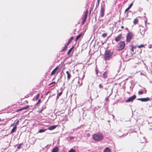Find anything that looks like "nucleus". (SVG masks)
I'll list each match as a JSON object with an SVG mask.
<instances>
[{"label":"nucleus","instance_id":"cd10ccee","mask_svg":"<svg viewBox=\"0 0 152 152\" xmlns=\"http://www.w3.org/2000/svg\"><path fill=\"white\" fill-rule=\"evenodd\" d=\"M28 107V106H27L26 107H23L22 109H19V111H20L23 110H24V109H27Z\"/></svg>","mask_w":152,"mask_h":152},{"label":"nucleus","instance_id":"4468645a","mask_svg":"<svg viewBox=\"0 0 152 152\" xmlns=\"http://www.w3.org/2000/svg\"><path fill=\"white\" fill-rule=\"evenodd\" d=\"M17 129L16 125L14 127V128L12 129L10 133V134H12L14 133L16 129Z\"/></svg>","mask_w":152,"mask_h":152},{"label":"nucleus","instance_id":"bb28decb","mask_svg":"<svg viewBox=\"0 0 152 152\" xmlns=\"http://www.w3.org/2000/svg\"><path fill=\"white\" fill-rule=\"evenodd\" d=\"M145 46V45H144L141 44L139 45L137 47L139 48H141L144 47Z\"/></svg>","mask_w":152,"mask_h":152},{"label":"nucleus","instance_id":"6e6552de","mask_svg":"<svg viewBox=\"0 0 152 152\" xmlns=\"http://www.w3.org/2000/svg\"><path fill=\"white\" fill-rule=\"evenodd\" d=\"M122 36L121 34H119L118 36L115 37V41L117 42L119 41L121 38Z\"/></svg>","mask_w":152,"mask_h":152},{"label":"nucleus","instance_id":"9b49d317","mask_svg":"<svg viewBox=\"0 0 152 152\" xmlns=\"http://www.w3.org/2000/svg\"><path fill=\"white\" fill-rule=\"evenodd\" d=\"M59 148L58 147H54L52 150V152H58Z\"/></svg>","mask_w":152,"mask_h":152},{"label":"nucleus","instance_id":"1a4fd4ad","mask_svg":"<svg viewBox=\"0 0 152 152\" xmlns=\"http://www.w3.org/2000/svg\"><path fill=\"white\" fill-rule=\"evenodd\" d=\"M58 67H57L56 68H55L52 72L51 73V75H53L54 74H55V73L57 72V71L58 69Z\"/></svg>","mask_w":152,"mask_h":152},{"label":"nucleus","instance_id":"5701e85b","mask_svg":"<svg viewBox=\"0 0 152 152\" xmlns=\"http://www.w3.org/2000/svg\"><path fill=\"white\" fill-rule=\"evenodd\" d=\"M138 20L136 18L134 19L133 21L134 24H137L138 23Z\"/></svg>","mask_w":152,"mask_h":152},{"label":"nucleus","instance_id":"c03bdc74","mask_svg":"<svg viewBox=\"0 0 152 152\" xmlns=\"http://www.w3.org/2000/svg\"><path fill=\"white\" fill-rule=\"evenodd\" d=\"M147 22V21H145V23H146Z\"/></svg>","mask_w":152,"mask_h":152},{"label":"nucleus","instance_id":"dca6fc26","mask_svg":"<svg viewBox=\"0 0 152 152\" xmlns=\"http://www.w3.org/2000/svg\"><path fill=\"white\" fill-rule=\"evenodd\" d=\"M133 5V4L132 3H131L130 5L129 6V7L126 9L125 10V12H126Z\"/></svg>","mask_w":152,"mask_h":152},{"label":"nucleus","instance_id":"f8f14e48","mask_svg":"<svg viewBox=\"0 0 152 152\" xmlns=\"http://www.w3.org/2000/svg\"><path fill=\"white\" fill-rule=\"evenodd\" d=\"M66 73L67 74V77L68 80L70 79L71 77V75L70 73L68 71L66 72Z\"/></svg>","mask_w":152,"mask_h":152},{"label":"nucleus","instance_id":"49530a36","mask_svg":"<svg viewBox=\"0 0 152 152\" xmlns=\"http://www.w3.org/2000/svg\"><path fill=\"white\" fill-rule=\"evenodd\" d=\"M82 83H81V84L80 85V86L82 85Z\"/></svg>","mask_w":152,"mask_h":152},{"label":"nucleus","instance_id":"ea45409f","mask_svg":"<svg viewBox=\"0 0 152 152\" xmlns=\"http://www.w3.org/2000/svg\"><path fill=\"white\" fill-rule=\"evenodd\" d=\"M97 3H98V4H97V5L98 4V5H99V0H98V2H97Z\"/></svg>","mask_w":152,"mask_h":152},{"label":"nucleus","instance_id":"b1692460","mask_svg":"<svg viewBox=\"0 0 152 152\" xmlns=\"http://www.w3.org/2000/svg\"><path fill=\"white\" fill-rule=\"evenodd\" d=\"M74 47V46H73L72 48H71L67 52V54L68 55H69L71 53L72 50V49Z\"/></svg>","mask_w":152,"mask_h":152},{"label":"nucleus","instance_id":"c85d7f7f","mask_svg":"<svg viewBox=\"0 0 152 152\" xmlns=\"http://www.w3.org/2000/svg\"><path fill=\"white\" fill-rule=\"evenodd\" d=\"M68 152H76L75 150L72 149L69 151Z\"/></svg>","mask_w":152,"mask_h":152},{"label":"nucleus","instance_id":"aec40b11","mask_svg":"<svg viewBox=\"0 0 152 152\" xmlns=\"http://www.w3.org/2000/svg\"><path fill=\"white\" fill-rule=\"evenodd\" d=\"M113 89H111V93L108 96V97H106L105 98V100L106 101H107L108 99V98L111 95V94H112V93H113Z\"/></svg>","mask_w":152,"mask_h":152},{"label":"nucleus","instance_id":"72a5a7b5","mask_svg":"<svg viewBox=\"0 0 152 152\" xmlns=\"http://www.w3.org/2000/svg\"><path fill=\"white\" fill-rule=\"evenodd\" d=\"M99 87L100 88H103V86L101 84H99Z\"/></svg>","mask_w":152,"mask_h":152},{"label":"nucleus","instance_id":"7c9ffc66","mask_svg":"<svg viewBox=\"0 0 152 152\" xmlns=\"http://www.w3.org/2000/svg\"><path fill=\"white\" fill-rule=\"evenodd\" d=\"M143 92L142 91H139L138 92V94H139L142 95L143 94Z\"/></svg>","mask_w":152,"mask_h":152},{"label":"nucleus","instance_id":"2eb2a0df","mask_svg":"<svg viewBox=\"0 0 152 152\" xmlns=\"http://www.w3.org/2000/svg\"><path fill=\"white\" fill-rule=\"evenodd\" d=\"M87 17V12H86L83 15L82 19L86 20Z\"/></svg>","mask_w":152,"mask_h":152},{"label":"nucleus","instance_id":"c756f323","mask_svg":"<svg viewBox=\"0 0 152 152\" xmlns=\"http://www.w3.org/2000/svg\"><path fill=\"white\" fill-rule=\"evenodd\" d=\"M39 94H38L37 95V96H36V97L35 98V99L36 100H37L39 97Z\"/></svg>","mask_w":152,"mask_h":152},{"label":"nucleus","instance_id":"f03ea898","mask_svg":"<svg viewBox=\"0 0 152 152\" xmlns=\"http://www.w3.org/2000/svg\"><path fill=\"white\" fill-rule=\"evenodd\" d=\"M113 54V53L110 50H106L105 51L104 57L105 60L108 59Z\"/></svg>","mask_w":152,"mask_h":152},{"label":"nucleus","instance_id":"a878e982","mask_svg":"<svg viewBox=\"0 0 152 152\" xmlns=\"http://www.w3.org/2000/svg\"><path fill=\"white\" fill-rule=\"evenodd\" d=\"M45 129H41L39 130L38 132L39 133H42V132H45Z\"/></svg>","mask_w":152,"mask_h":152},{"label":"nucleus","instance_id":"e433bc0d","mask_svg":"<svg viewBox=\"0 0 152 152\" xmlns=\"http://www.w3.org/2000/svg\"><path fill=\"white\" fill-rule=\"evenodd\" d=\"M95 71H96V74L97 75L98 74V70H97L96 69H95Z\"/></svg>","mask_w":152,"mask_h":152},{"label":"nucleus","instance_id":"4be33fe9","mask_svg":"<svg viewBox=\"0 0 152 152\" xmlns=\"http://www.w3.org/2000/svg\"><path fill=\"white\" fill-rule=\"evenodd\" d=\"M73 39V37H70V39L69 40V41L68 42V43L67 44H68V45L69 43H70L71 42V41Z\"/></svg>","mask_w":152,"mask_h":152},{"label":"nucleus","instance_id":"2f4dec72","mask_svg":"<svg viewBox=\"0 0 152 152\" xmlns=\"http://www.w3.org/2000/svg\"><path fill=\"white\" fill-rule=\"evenodd\" d=\"M21 145V144H19L18 145V146L17 147V148L18 149H19L20 148Z\"/></svg>","mask_w":152,"mask_h":152},{"label":"nucleus","instance_id":"39448f33","mask_svg":"<svg viewBox=\"0 0 152 152\" xmlns=\"http://www.w3.org/2000/svg\"><path fill=\"white\" fill-rule=\"evenodd\" d=\"M104 10L105 9L104 6L102 5L100 12V15L102 17H103L104 15Z\"/></svg>","mask_w":152,"mask_h":152},{"label":"nucleus","instance_id":"473e14b6","mask_svg":"<svg viewBox=\"0 0 152 152\" xmlns=\"http://www.w3.org/2000/svg\"><path fill=\"white\" fill-rule=\"evenodd\" d=\"M86 20H83L82 19V25H83L84 24V23H85V22H86Z\"/></svg>","mask_w":152,"mask_h":152},{"label":"nucleus","instance_id":"f704fd0d","mask_svg":"<svg viewBox=\"0 0 152 152\" xmlns=\"http://www.w3.org/2000/svg\"><path fill=\"white\" fill-rule=\"evenodd\" d=\"M56 83V82H52L51 83H50V84L49 85V86H50V85H52V84H55V83Z\"/></svg>","mask_w":152,"mask_h":152},{"label":"nucleus","instance_id":"7ed1b4c3","mask_svg":"<svg viewBox=\"0 0 152 152\" xmlns=\"http://www.w3.org/2000/svg\"><path fill=\"white\" fill-rule=\"evenodd\" d=\"M125 45V43L124 41L119 42L118 46V50L120 51L122 50L124 48Z\"/></svg>","mask_w":152,"mask_h":152},{"label":"nucleus","instance_id":"58836bf2","mask_svg":"<svg viewBox=\"0 0 152 152\" xmlns=\"http://www.w3.org/2000/svg\"><path fill=\"white\" fill-rule=\"evenodd\" d=\"M49 91H48L46 93V95H47L49 93Z\"/></svg>","mask_w":152,"mask_h":152},{"label":"nucleus","instance_id":"20e7f679","mask_svg":"<svg viewBox=\"0 0 152 152\" xmlns=\"http://www.w3.org/2000/svg\"><path fill=\"white\" fill-rule=\"evenodd\" d=\"M132 34L131 33H129L127 34V36L126 37V40L127 42H130L131 39L132 38Z\"/></svg>","mask_w":152,"mask_h":152},{"label":"nucleus","instance_id":"a18cd8bd","mask_svg":"<svg viewBox=\"0 0 152 152\" xmlns=\"http://www.w3.org/2000/svg\"><path fill=\"white\" fill-rule=\"evenodd\" d=\"M109 93V89H108V93Z\"/></svg>","mask_w":152,"mask_h":152},{"label":"nucleus","instance_id":"4c0bfd02","mask_svg":"<svg viewBox=\"0 0 152 152\" xmlns=\"http://www.w3.org/2000/svg\"><path fill=\"white\" fill-rule=\"evenodd\" d=\"M18 123H19V120H18L17 122L16 123V126L18 124Z\"/></svg>","mask_w":152,"mask_h":152},{"label":"nucleus","instance_id":"a19ab883","mask_svg":"<svg viewBox=\"0 0 152 152\" xmlns=\"http://www.w3.org/2000/svg\"><path fill=\"white\" fill-rule=\"evenodd\" d=\"M40 100H41V99H39L38 100V102H38V103H39V102H40Z\"/></svg>","mask_w":152,"mask_h":152},{"label":"nucleus","instance_id":"0eeeda50","mask_svg":"<svg viewBox=\"0 0 152 152\" xmlns=\"http://www.w3.org/2000/svg\"><path fill=\"white\" fill-rule=\"evenodd\" d=\"M138 100L142 102H146L150 100V98L148 97L142 98H138L137 99Z\"/></svg>","mask_w":152,"mask_h":152},{"label":"nucleus","instance_id":"3c124183","mask_svg":"<svg viewBox=\"0 0 152 152\" xmlns=\"http://www.w3.org/2000/svg\"><path fill=\"white\" fill-rule=\"evenodd\" d=\"M1 121V119L0 118V121Z\"/></svg>","mask_w":152,"mask_h":152},{"label":"nucleus","instance_id":"6ab92c4d","mask_svg":"<svg viewBox=\"0 0 152 152\" xmlns=\"http://www.w3.org/2000/svg\"><path fill=\"white\" fill-rule=\"evenodd\" d=\"M104 152H110V150L109 148H106L104 151Z\"/></svg>","mask_w":152,"mask_h":152},{"label":"nucleus","instance_id":"a211bd4d","mask_svg":"<svg viewBox=\"0 0 152 152\" xmlns=\"http://www.w3.org/2000/svg\"><path fill=\"white\" fill-rule=\"evenodd\" d=\"M68 45V44H67L66 45H65L64 47L63 48L62 50V51H65L67 48V46Z\"/></svg>","mask_w":152,"mask_h":152},{"label":"nucleus","instance_id":"de8ad7c7","mask_svg":"<svg viewBox=\"0 0 152 152\" xmlns=\"http://www.w3.org/2000/svg\"><path fill=\"white\" fill-rule=\"evenodd\" d=\"M140 33L141 34H142V33H141V32H140Z\"/></svg>","mask_w":152,"mask_h":152},{"label":"nucleus","instance_id":"423d86ee","mask_svg":"<svg viewBox=\"0 0 152 152\" xmlns=\"http://www.w3.org/2000/svg\"><path fill=\"white\" fill-rule=\"evenodd\" d=\"M136 98V96L135 95H134L130 97L126 101V102H129L131 101H132L134 99H135Z\"/></svg>","mask_w":152,"mask_h":152},{"label":"nucleus","instance_id":"393cba45","mask_svg":"<svg viewBox=\"0 0 152 152\" xmlns=\"http://www.w3.org/2000/svg\"><path fill=\"white\" fill-rule=\"evenodd\" d=\"M107 33H104L102 35V37L103 38H105L107 36Z\"/></svg>","mask_w":152,"mask_h":152},{"label":"nucleus","instance_id":"9d476101","mask_svg":"<svg viewBox=\"0 0 152 152\" xmlns=\"http://www.w3.org/2000/svg\"><path fill=\"white\" fill-rule=\"evenodd\" d=\"M57 126V125H56L50 126L48 127V129L50 130L54 129L56 128Z\"/></svg>","mask_w":152,"mask_h":152},{"label":"nucleus","instance_id":"f257e3e1","mask_svg":"<svg viewBox=\"0 0 152 152\" xmlns=\"http://www.w3.org/2000/svg\"><path fill=\"white\" fill-rule=\"evenodd\" d=\"M104 136L102 134L99 133H96L92 135L94 140L96 141H99L103 138Z\"/></svg>","mask_w":152,"mask_h":152},{"label":"nucleus","instance_id":"412c9836","mask_svg":"<svg viewBox=\"0 0 152 152\" xmlns=\"http://www.w3.org/2000/svg\"><path fill=\"white\" fill-rule=\"evenodd\" d=\"M62 93V92L61 91L58 94L57 97H56V99H57L59 98V97L61 95Z\"/></svg>","mask_w":152,"mask_h":152},{"label":"nucleus","instance_id":"ddd939ff","mask_svg":"<svg viewBox=\"0 0 152 152\" xmlns=\"http://www.w3.org/2000/svg\"><path fill=\"white\" fill-rule=\"evenodd\" d=\"M107 72L106 71L104 72V73L103 74L102 77L103 78L105 79L107 77Z\"/></svg>","mask_w":152,"mask_h":152},{"label":"nucleus","instance_id":"f3484780","mask_svg":"<svg viewBox=\"0 0 152 152\" xmlns=\"http://www.w3.org/2000/svg\"><path fill=\"white\" fill-rule=\"evenodd\" d=\"M82 34L81 33L77 36L75 39L76 41H77L78 39H79L80 37L82 36Z\"/></svg>","mask_w":152,"mask_h":152},{"label":"nucleus","instance_id":"79ce46f5","mask_svg":"<svg viewBox=\"0 0 152 152\" xmlns=\"http://www.w3.org/2000/svg\"><path fill=\"white\" fill-rule=\"evenodd\" d=\"M121 28H124V27L123 26H122L121 27Z\"/></svg>","mask_w":152,"mask_h":152},{"label":"nucleus","instance_id":"603ef678","mask_svg":"<svg viewBox=\"0 0 152 152\" xmlns=\"http://www.w3.org/2000/svg\"><path fill=\"white\" fill-rule=\"evenodd\" d=\"M151 48V47H149V48Z\"/></svg>","mask_w":152,"mask_h":152},{"label":"nucleus","instance_id":"37998d69","mask_svg":"<svg viewBox=\"0 0 152 152\" xmlns=\"http://www.w3.org/2000/svg\"><path fill=\"white\" fill-rule=\"evenodd\" d=\"M39 103H38V102H37L36 104V105H37Z\"/></svg>","mask_w":152,"mask_h":152},{"label":"nucleus","instance_id":"8fccbe9b","mask_svg":"<svg viewBox=\"0 0 152 152\" xmlns=\"http://www.w3.org/2000/svg\"><path fill=\"white\" fill-rule=\"evenodd\" d=\"M79 81H78V83H79Z\"/></svg>","mask_w":152,"mask_h":152},{"label":"nucleus","instance_id":"09e8293b","mask_svg":"<svg viewBox=\"0 0 152 152\" xmlns=\"http://www.w3.org/2000/svg\"><path fill=\"white\" fill-rule=\"evenodd\" d=\"M126 29H128V28H126Z\"/></svg>","mask_w":152,"mask_h":152},{"label":"nucleus","instance_id":"c9c22d12","mask_svg":"<svg viewBox=\"0 0 152 152\" xmlns=\"http://www.w3.org/2000/svg\"><path fill=\"white\" fill-rule=\"evenodd\" d=\"M133 48H134V47L133 46H132L131 48V51H133L134 50H133Z\"/></svg>","mask_w":152,"mask_h":152}]
</instances>
